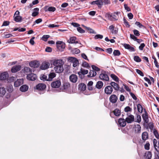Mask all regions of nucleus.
Masks as SVG:
<instances>
[{
	"label": "nucleus",
	"mask_w": 159,
	"mask_h": 159,
	"mask_svg": "<svg viewBox=\"0 0 159 159\" xmlns=\"http://www.w3.org/2000/svg\"><path fill=\"white\" fill-rule=\"evenodd\" d=\"M92 69L93 70H94V71H98L100 70V69L98 67H96V66L93 65L92 66Z\"/></svg>",
	"instance_id": "obj_55"
},
{
	"label": "nucleus",
	"mask_w": 159,
	"mask_h": 159,
	"mask_svg": "<svg viewBox=\"0 0 159 159\" xmlns=\"http://www.w3.org/2000/svg\"><path fill=\"white\" fill-rule=\"evenodd\" d=\"M27 78L29 80L34 81L37 79V76L36 75L34 74L31 73L27 75Z\"/></svg>",
	"instance_id": "obj_7"
},
{
	"label": "nucleus",
	"mask_w": 159,
	"mask_h": 159,
	"mask_svg": "<svg viewBox=\"0 0 159 159\" xmlns=\"http://www.w3.org/2000/svg\"><path fill=\"white\" fill-rule=\"evenodd\" d=\"M29 65L32 67L37 68L39 66L40 64L39 61H34L30 62Z\"/></svg>",
	"instance_id": "obj_10"
},
{
	"label": "nucleus",
	"mask_w": 159,
	"mask_h": 159,
	"mask_svg": "<svg viewBox=\"0 0 159 159\" xmlns=\"http://www.w3.org/2000/svg\"><path fill=\"white\" fill-rule=\"evenodd\" d=\"M24 72L25 73H29L31 72V69L28 67H25L24 69Z\"/></svg>",
	"instance_id": "obj_36"
},
{
	"label": "nucleus",
	"mask_w": 159,
	"mask_h": 159,
	"mask_svg": "<svg viewBox=\"0 0 159 159\" xmlns=\"http://www.w3.org/2000/svg\"><path fill=\"white\" fill-rule=\"evenodd\" d=\"M134 116L132 115H130L125 119L126 121L128 123H131L134 121Z\"/></svg>",
	"instance_id": "obj_11"
},
{
	"label": "nucleus",
	"mask_w": 159,
	"mask_h": 159,
	"mask_svg": "<svg viewBox=\"0 0 159 159\" xmlns=\"http://www.w3.org/2000/svg\"><path fill=\"white\" fill-rule=\"evenodd\" d=\"M56 76V74L54 72L50 73L48 75V81H51L52 79Z\"/></svg>",
	"instance_id": "obj_28"
},
{
	"label": "nucleus",
	"mask_w": 159,
	"mask_h": 159,
	"mask_svg": "<svg viewBox=\"0 0 159 159\" xmlns=\"http://www.w3.org/2000/svg\"><path fill=\"white\" fill-rule=\"evenodd\" d=\"M129 94L133 99H134L135 100H136L137 99V97L134 94L131 92L129 93Z\"/></svg>",
	"instance_id": "obj_59"
},
{
	"label": "nucleus",
	"mask_w": 159,
	"mask_h": 159,
	"mask_svg": "<svg viewBox=\"0 0 159 159\" xmlns=\"http://www.w3.org/2000/svg\"><path fill=\"white\" fill-rule=\"evenodd\" d=\"M136 121L138 123H140L141 120V117L139 115H137L136 116Z\"/></svg>",
	"instance_id": "obj_48"
},
{
	"label": "nucleus",
	"mask_w": 159,
	"mask_h": 159,
	"mask_svg": "<svg viewBox=\"0 0 159 159\" xmlns=\"http://www.w3.org/2000/svg\"><path fill=\"white\" fill-rule=\"evenodd\" d=\"M82 66L83 67L87 68L90 67V66L89 64L86 61H84L83 63Z\"/></svg>",
	"instance_id": "obj_40"
},
{
	"label": "nucleus",
	"mask_w": 159,
	"mask_h": 159,
	"mask_svg": "<svg viewBox=\"0 0 159 159\" xmlns=\"http://www.w3.org/2000/svg\"><path fill=\"white\" fill-rule=\"evenodd\" d=\"M120 13L119 12H115L113 13L110 14L107 13L105 14V17L109 20L115 21L118 20L119 18L118 14Z\"/></svg>",
	"instance_id": "obj_2"
},
{
	"label": "nucleus",
	"mask_w": 159,
	"mask_h": 159,
	"mask_svg": "<svg viewBox=\"0 0 159 159\" xmlns=\"http://www.w3.org/2000/svg\"><path fill=\"white\" fill-rule=\"evenodd\" d=\"M61 84L60 80H57L53 81L51 84V86L53 88H58L59 87Z\"/></svg>",
	"instance_id": "obj_3"
},
{
	"label": "nucleus",
	"mask_w": 159,
	"mask_h": 159,
	"mask_svg": "<svg viewBox=\"0 0 159 159\" xmlns=\"http://www.w3.org/2000/svg\"><path fill=\"white\" fill-rule=\"evenodd\" d=\"M14 20L16 22H20L22 20V17L19 16H14Z\"/></svg>",
	"instance_id": "obj_34"
},
{
	"label": "nucleus",
	"mask_w": 159,
	"mask_h": 159,
	"mask_svg": "<svg viewBox=\"0 0 159 159\" xmlns=\"http://www.w3.org/2000/svg\"><path fill=\"white\" fill-rule=\"evenodd\" d=\"M86 85L84 83H81L79 85V89L81 91H84L86 89Z\"/></svg>",
	"instance_id": "obj_27"
},
{
	"label": "nucleus",
	"mask_w": 159,
	"mask_h": 159,
	"mask_svg": "<svg viewBox=\"0 0 159 159\" xmlns=\"http://www.w3.org/2000/svg\"><path fill=\"white\" fill-rule=\"evenodd\" d=\"M142 117L145 122L148 123V119L147 114L146 112H145L144 114H143Z\"/></svg>",
	"instance_id": "obj_31"
},
{
	"label": "nucleus",
	"mask_w": 159,
	"mask_h": 159,
	"mask_svg": "<svg viewBox=\"0 0 159 159\" xmlns=\"http://www.w3.org/2000/svg\"><path fill=\"white\" fill-rule=\"evenodd\" d=\"M103 83L101 81H98L97 83L96 87L98 89H101L103 86Z\"/></svg>",
	"instance_id": "obj_29"
},
{
	"label": "nucleus",
	"mask_w": 159,
	"mask_h": 159,
	"mask_svg": "<svg viewBox=\"0 0 159 159\" xmlns=\"http://www.w3.org/2000/svg\"><path fill=\"white\" fill-rule=\"evenodd\" d=\"M150 144L148 142H147L144 145V148L146 150H149L150 148Z\"/></svg>",
	"instance_id": "obj_42"
},
{
	"label": "nucleus",
	"mask_w": 159,
	"mask_h": 159,
	"mask_svg": "<svg viewBox=\"0 0 159 159\" xmlns=\"http://www.w3.org/2000/svg\"><path fill=\"white\" fill-rule=\"evenodd\" d=\"M23 80L22 79L17 80L16 81L14 82V86L16 87H18L23 84Z\"/></svg>",
	"instance_id": "obj_18"
},
{
	"label": "nucleus",
	"mask_w": 159,
	"mask_h": 159,
	"mask_svg": "<svg viewBox=\"0 0 159 159\" xmlns=\"http://www.w3.org/2000/svg\"><path fill=\"white\" fill-rule=\"evenodd\" d=\"M142 139L144 142L148 139V134L147 132H144L142 133Z\"/></svg>",
	"instance_id": "obj_20"
},
{
	"label": "nucleus",
	"mask_w": 159,
	"mask_h": 159,
	"mask_svg": "<svg viewBox=\"0 0 159 159\" xmlns=\"http://www.w3.org/2000/svg\"><path fill=\"white\" fill-rule=\"evenodd\" d=\"M39 13V12L38 11H34L32 13V15L33 17H35L37 16Z\"/></svg>",
	"instance_id": "obj_64"
},
{
	"label": "nucleus",
	"mask_w": 159,
	"mask_h": 159,
	"mask_svg": "<svg viewBox=\"0 0 159 159\" xmlns=\"http://www.w3.org/2000/svg\"><path fill=\"white\" fill-rule=\"evenodd\" d=\"M10 22L8 21H4L3 22V24L2 25V26H6L9 25V24Z\"/></svg>",
	"instance_id": "obj_57"
},
{
	"label": "nucleus",
	"mask_w": 159,
	"mask_h": 159,
	"mask_svg": "<svg viewBox=\"0 0 159 159\" xmlns=\"http://www.w3.org/2000/svg\"><path fill=\"white\" fill-rule=\"evenodd\" d=\"M28 86L26 85H23L21 86L20 88V90L22 92H25L28 90Z\"/></svg>",
	"instance_id": "obj_25"
},
{
	"label": "nucleus",
	"mask_w": 159,
	"mask_h": 159,
	"mask_svg": "<svg viewBox=\"0 0 159 159\" xmlns=\"http://www.w3.org/2000/svg\"><path fill=\"white\" fill-rule=\"evenodd\" d=\"M21 68V66L20 65H16L12 67L11 71L13 73H15L20 70Z\"/></svg>",
	"instance_id": "obj_21"
},
{
	"label": "nucleus",
	"mask_w": 159,
	"mask_h": 159,
	"mask_svg": "<svg viewBox=\"0 0 159 159\" xmlns=\"http://www.w3.org/2000/svg\"><path fill=\"white\" fill-rule=\"evenodd\" d=\"M137 109L138 111L140 113H141L143 111V107L140 104L137 105Z\"/></svg>",
	"instance_id": "obj_38"
},
{
	"label": "nucleus",
	"mask_w": 159,
	"mask_h": 159,
	"mask_svg": "<svg viewBox=\"0 0 159 159\" xmlns=\"http://www.w3.org/2000/svg\"><path fill=\"white\" fill-rule=\"evenodd\" d=\"M111 86L113 88L116 90H119V86L118 84L114 82H111L110 83Z\"/></svg>",
	"instance_id": "obj_22"
},
{
	"label": "nucleus",
	"mask_w": 159,
	"mask_h": 159,
	"mask_svg": "<svg viewBox=\"0 0 159 159\" xmlns=\"http://www.w3.org/2000/svg\"><path fill=\"white\" fill-rule=\"evenodd\" d=\"M136 72L139 75H141L142 76H144V74L139 69H136Z\"/></svg>",
	"instance_id": "obj_49"
},
{
	"label": "nucleus",
	"mask_w": 159,
	"mask_h": 159,
	"mask_svg": "<svg viewBox=\"0 0 159 159\" xmlns=\"http://www.w3.org/2000/svg\"><path fill=\"white\" fill-rule=\"evenodd\" d=\"M124 8H125V9L126 10H127V11H130V10H131V9H130V8L126 4H124Z\"/></svg>",
	"instance_id": "obj_56"
},
{
	"label": "nucleus",
	"mask_w": 159,
	"mask_h": 159,
	"mask_svg": "<svg viewBox=\"0 0 159 159\" xmlns=\"http://www.w3.org/2000/svg\"><path fill=\"white\" fill-rule=\"evenodd\" d=\"M113 113L116 116H118L120 114V111L118 109H116L114 111Z\"/></svg>",
	"instance_id": "obj_35"
},
{
	"label": "nucleus",
	"mask_w": 159,
	"mask_h": 159,
	"mask_svg": "<svg viewBox=\"0 0 159 159\" xmlns=\"http://www.w3.org/2000/svg\"><path fill=\"white\" fill-rule=\"evenodd\" d=\"M118 98L116 96L115 94L111 95L110 98V101L112 103H115L116 102Z\"/></svg>",
	"instance_id": "obj_14"
},
{
	"label": "nucleus",
	"mask_w": 159,
	"mask_h": 159,
	"mask_svg": "<svg viewBox=\"0 0 159 159\" xmlns=\"http://www.w3.org/2000/svg\"><path fill=\"white\" fill-rule=\"evenodd\" d=\"M124 110L125 112L131 111L132 109L129 106H127L125 108Z\"/></svg>",
	"instance_id": "obj_52"
},
{
	"label": "nucleus",
	"mask_w": 159,
	"mask_h": 159,
	"mask_svg": "<svg viewBox=\"0 0 159 159\" xmlns=\"http://www.w3.org/2000/svg\"><path fill=\"white\" fill-rule=\"evenodd\" d=\"M146 159H151L152 157V154L150 151H148L145 153Z\"/></svg>",
	"instance_id": "obj_30"
},
{
	"label": "nucleus",
	"mask_w": 159,
	"mask_h": 159,
	"mask_svg": "<svg viewBox=\"0 0 159 159\" xmlns=\"http://www.w3.org/2000/svg\"><path fill=\"white\" fill-rule=\"evenodd\" d=\"M125 120L123 119L120 118L118 120V122L119 125L122 127L125 126L126 124Z\"/></svg>",
	"instance_id": "obj_16"
},
{
	"label": "nucleus",
	"mask_w": 159,
	"mask_h": 159,
	"mask_svg": "<svg viewBox=\"0 0 159 159\" xmlns=\"http://www.w3.org/2000/svg\"><path fill=\"white\" fill-rule=\"evenodd\" d=\"M103 36L101 34H97L95 35L94 37V39H102L103 38Z\"/></svg>",
	"instance_id": "obj_50"
},
{
	"label": "nucleus",
	"mask_w": 159,
	"mask_h": 159,
	"mask_svg": "<svg viewBox=\"0 0 159 159\" xmlns=\"http://www.w3.org/2000/svg\"><path fill=\"white\" fill-rule=\"evenodd\" d=\"M102 2V5L104 3V4H108L110 3V1L109 0H101Z\"/></svg>",
	"instance_id": "obj_58"
},
{
	"label": "nucleus",
	"mask_w": 159,
	"mask_h": 159,
	"mask_svg": "<svg viewBox=\"0 0 159 159\" xmlns=\"http://www.w3.org/2000/svg\"><path fill=\"white\" fill-rule=\"evenodd\" d=\"M6 91L4 87L0 88V96L3 97L5 94Z\"/></svg>",
	"instance_id": "obj_33"
},
{
	"label": "nucleus",
	"mask_w": 159,
	"mask_h": 159,
	"mask_svg": "<svg viewBox=\"0 0 159 159\" xmlns=\"http://www.w3.org/2000/svg\"><path fill=\"white\" fill-rule=\"evenodd\" d=\"M113 54L115 56H119L120 54V52L118 50H114Z\"/></svg>",
	"instance_id": "obj_39"
},
{
	"label": "nucleus",
	"mask_w": 159,
	"mask_h": 159,
	"mask_svg": "<svg viewBox=\"0 0 159 159\" xmlns=\"http://www.w3.org/2000/svg\"><path fill=\"white\" fill-rule=\"evenodd\" d=\"M111 77L114 80L117 81L118 80V78L114 74H111L110 75Z\"/></svg>",
	"instance_id": "obj_37"
},
{
	"label": "nucleus",
	"mask_w": 159,
	"mask_h": 159,
	"mask_svg": "<svg viewBox=\"0 0 159 159\" xmlns=\"http://www.w3.org/2000/svg\"><path fill=\"white\" fill-rule=\"evenodd\" d=\"M68 42L69 43H78V42L75 37H72L70 38V39L68 40Z\"/></svg>",
	"instance_id": "obj_19"
},
{
	"label": "nucleus",
	"mask_w": 159,
	"mask_h": 159,
	"mask_svg": "<svg viewBox=\"0 0 159 159\" xmlns=\"http://www.w3.org/2000/svg\"><path fill=\"white\" fill-rule=\"evenodd\" d=\"M64 62L61 59H55L53 60L52 65L54 69L57 73H61L63 71V65Z\"/></svg>",
	"instance_id": "obj_1"
},
{
	"label": "nucleus",
	"mask_w": 159,
	"mask_h": 159,
	"mask_svg": "<svg viewBox=\"0 0 159 159\" xmlns=\"http://www.w3.org/2000/svg\"><path fill=\"white\" fill-rule=\"evenodd\" d=\"M48 10L49 11L54 12L56 10V8L55 7H50L48 8Z\"/></svg>",
	"instance_id": "obj_45"
},
{
	"label": "nucleus",
	"mask_w": 159,
	"mask_h": 159,
	"mask_svg": "<svg viewBox=\"0 0 159 159\" xmlns=\"http://www.w3.org/2000/svg\"><path fill=\"white\" fill-rule=\"evenodd\" d=\"M70 80L73 83H75L77 82L78 79L77 76L75 74L71 75L69 77Z\"/></svg>",
	"instance_id": "obj_15"
},
{
	"label": "nucleus",
	"mask_w": 159,
	"mask_h": 159,
	"mask_svg": "<svg viewBox=\"0 0 159 159\" xmlns=\"http://www.w3.org/2000/svg\"><path fill=\"white\" fill-rule=\"evenodd\" d=\"M134 61L137 62H140L141 61V59L138 56H135L134 57Z\"/></svg>",
	"instance_id": "obj_41"
},
{
	"label": "nucleus",
	"mask_w": 159,
	"mask_h": 159,
	"mask_svg": "<svg viewBox=\"0 0 159 159\" xmlns=\"http://www.w3.org/2000/svg\"><path fill=\"white\" fill-rule=\"evenodd\" d=\"M123 46L125 49H128L131 51H134V48L131 47L129 44L125 43L124 44Z\"/></svg>",
	"instance_id": "obj_23"
},
{
	"label": "nucleus",
	"mask_w": 159,
	"mask_h": 159,
	"mask_svg": "<svg viewBox=\"0 0 159 159\" xmlns=\"http://www.w3.org/2000/svg\"><path fill=\"white\" fill-rule=\"evenodd\" d=\"M99 77L101 80H103L107 81L109 80L108 76L105 73H102L100 74L99 75Z\"/></svg>",
	"instance_id": "obj_8"
},
{
	"label": "nucleus",
	"mask_w": 159,
	"mask_h": 159,
	"mask_svg": "<svg viewBox=\"0 0 159 159\" xmlns=\"http://www.w3.org/2000/svg\"><path fill=\"white\" fill-rule=\"evenodd\" d=\"M133 32L134 34L136 36H139L140 35L139 31L136 30H133Z\"/></svg>",
	"instance_id": "obj_54"
},
{
	"label": "nucleus",
	"mask_w": 159,
	"mask_h": 159,
	"mask_svg": "<svg viewBox=\"0 0 159 159\" xmlns=\"http://www.w3.org/2000/svg\"><path fill=\"white\" fill-rule=\"evenodd\" d=\"M157 140L155 139H154L153 140V145H154V146L155 147V149H156V150L157 151V149L156 148V147H157Z\"/></svg>",
	"instance_id": "obj_53"
},
{
	"label": "nucleus",
	"mask_w": 159,
	"mask_h": 159,
	"mask_svg": "<svg viewBox=\"0 0 159 159\" xmlns=\"http://www.w3.org/2000/svg\"><path fill=\"white\" fill-rule=\"evenodd\" d=\"M46 88V85L44 84L40 83L37 84L36 86V89L39 90H43Z\"/></svg>",
	"instance_id": "obj_12"
},
{
	"label": "nucleus",
	"mask_w": 159,
	"mask_h": 159,
	"mask_svg": "<svg viewBox=\"0 0 159 159\" xmlns=\"http://www.w3.org/2000/svg\"><path fill=\"white\" fill-rule=\"evenodd\" d=\"M42 21V20L41 19L39 18L37 20H36L34 22V23H37L39 24L40 22H41Z\"/></svg>",
	"instance_id": "obj_63"
},
{
	"label": "nucleus",
	"mask_w": 159,
	"mask_h": 159,
	"mask_svg": "<svg viewBox=\"0 0 159 159\" xmlns=\"http://www.w3.org/2000/svg\"><path fill=\"white\" fill-rule=\"evenodd\" d=\"M77 31L80 33H84L85 32V31L80 27H77Z\"/></svg>",
	"instance_id": "obj_47"
},
{
	"label": "nucleus",
	"mask_w": 159,
	"mask_h": 159,
	"mask_svg": "<svg viewBox=\"0 0 159 159\" xmlns=\"http://www.w3.org/2000/svg\"><path fill=\"white\" fill-rule=\"evenodd\" d=\"M47 77L46 75H43L42 76L40 77V79L41 80H43V81H48V79H47Z\"/></svg>",
	"instance_id": "obj_46"
},
{
	"label": "nucleus",
	"mask_w": 159,
	"mask_h": 159,
	"mask_svg": "<svg viewBox=\"0 0 159 159\" xmlns=\"http://www.w3.org/2000/svg\"><path fill=\"white\" fill-rule=\"evenodd\" d=\"M88 73V71L87 70L84 69L83 68H81L80 71L78 72V74L80 76L82 74L85 75L87 74Z\"/></svg>",
	"instance_id": "obj_24"
},
{
	"label": "nucleus",
	"mask_w": 159,
	"mask_h": 159,
	"mask_svg": "<svg viewBox=\"0 0 159 159\" xmlns=\"http://www.w3.org/2000/svg\"><path fill=\"white\" fill-rule=\"evenodd\" d=\"M59 26V25H55L54 24H50L48 25V26L49 28L57 27Z\"/></svg>",
	"instance_id": "obj_61"
},
{
	"label": "nucleus",
	"mask_w": 159,
	"mask_h": 159,
	"mask_svg": "<svg viewBox=\"0 0 159 159\" xmlns=\"http://www.w3.org/2000/svg\"><path fill=\"white\" fill-rule=\"evenodd\" d=\"M123 20L124 23L126 26L127 27H129L130 25L127 20L125 19L124 18Z\"/></svg>",
	"instance_id": "obj_51"
},
{
	"label": "nucleus",
	"mask_w": 159,
	"mask_h": 159,
	"mask_svg": "<svg viewBox=\"0 0 159 159\" xmlns=\"http://www.w3.org/2000/svg\"><path fill=\"white\" fill-rule=\"evenodd\" d=\"M57 48L59 50H61V49H64L65 48V44L62 42L61 41H58L56 42Z\"/></svg>",
	"instance_id": "obj_4"
},
{
	"label": "nucleus",
	"mask_w": 159,
	"mask_h": 159,
	"mask_svg": "<svg viewBox=\"0 0 159 159\" xmlns=\"http://www.w3.org/2000/svg\"><path fill=\"white\" fill-rule=\"evenodd\" d=\"M50 37L49 35H44L43 36L42 39V40H44L45 41H46L47 39Z\"/></svg>",
	"instance_id": "obj_43"
},
{
	"label": "nucleus",
	"mask_w": 159,
	"mask_h": 159,
	"mask_svg": "<svg viewBox=\"0 0 159 159\" xmlns=\"http://www.w3.org/2000/svg\"><path fill=\"white\" fill-rule=\"evenodd\" d=\"M92 5L96 4L98 7H101L102 5V2L101 0H97L93 1L91 2Z\"/></svg>",
	"instance_id": "obj_17"
},
{
	"label": "nucleus",
	"mask_w": 159,
	"mask_h": 159,
	"mask_svg": "<svg viewBox=\"0 0 159 159\" xmlns=\"http://www.w3.org/2000/svg\"><path fill=\"white\" fill-rule=\"evenodd\" d=\"M113 91V89L111 86H108L105 89V92L107 94H110Z\"/></svg>",
	"instance_id": "obj_9"
},
{
	"label": "nucleus",
	"mask_w": 159,
	"mask_h": 159,
	"mask_svg": "<svg viewBox=\"0 0 159 159\" xmlns=\"http://www.w3.org/2000/svg\"><path fill=\"white\" fill-rule=\"evenodd\" d=\"M46 52H51L52 51V49L50 47H47L45 50Z\"/></svg>",
	"instance_id": "obj_62"
},
{
	"label": "nucleus",
	"mask_w": 159,
	"mask_h": 159,
	"mask_svg": "<svg viewBox=\"0 0 159 159\" xmlns=\"http://www.w3.org/2000/svg\"><path fill=\"white\" fill-rule=\"evenodd\" d=\"M9 77L8 73L6 72L0 73V80H5L7 79Z\"/></svg>",
	"instance_id": "obj_5"
},
{
	"label": "nucleus",
	"mask_w": 159,
	"mask_h": 159,
	"mask_svg": "<svg viewBox=\"0 0 159 159\" xmlns=\"http://www.w3.org/2000/svg\"><path fill=\"white\" fill-rule=\"evenodd\" d=\"M50 64L48 62H45L43 63L42 65L40 66V68L42 70H45L48 68Z\"/></svg>",
	"instance_id": "obj_13"
},
{
	"label": "nucleus",
	"mask_w": 159,
	"mask_h": 159,
	"mask_svg": "<svg viewBox=\"0 0 159 159\" xmlns=\"http://www.w3.org/2000/svg\"><path fill=\"white\" fill-rule=\"evenodd\" d=\"M145 46V44L144 43H142L139 47V49L141 50H143V48Z\"/></svg>",
	"instance_id": "obj_60"
},
{
	"label": "nucleus",
	"mask_w": 159,
	"mask_h": 159,
	"mask_svg": "<svg viewBox=\"0 0 159 159\" xmlns=\"http://www.w3.org/2000/svg\"><path fill=\"white\" fill-rule=\"evenodd\" d=\"M96 72L93 70H90L89 74L88 75L89 77H91L94 76L96 75Z\"/></svg>",
	"instance_id": "obj_32"
},
{
	"label": "nucleus",
	"mask_w": 159,
	"mask_h": 159,
	"mask_svg": "<svg viewBox=\"0 0 159 159\" xmlns=\"http://www.w3.org/2000/svg\"><path fill=\"white\" fill-rule=\"evenodd\" d=\"M153 134L155 137L157 139H159V135L157 131L155 129L153 130Z\"/></svg>",
	"instance_id": "obj_44"
},
{
	"label": "nucleus",
	"mask_w": 159,
	"mask_h": 159,
	"mask_svg": "<svg viewBox=\"0 0 159 159\" xmlns=\"http://www.w3.org/2000/svg\"><path fill=\"white\" fill-rule=\"evenodd\" d=\"M133 129L135 133L139 134L141 132V128L140 125L137 124L134 126Z\"/></svg>",
	"instance_id": "obj_6"
},
{
	"label": "nucleus",
	"mask_w": 159,
	"mask_h": 159,
	"mask_svg": "<svg viewBox=\"0 0 159 159\" xmlns=\"http://www.w3.org/2000/svg\"><path fill=\"white\" fill-rule=\"evenodd\" d=\"M72 61L73 63V66L74 67H75L79 64V62L78 60L74 58H72Z\"/></svg>",
	"instance_id": "obj_26"
}]
</instances>
